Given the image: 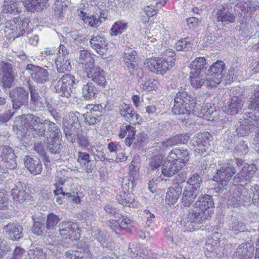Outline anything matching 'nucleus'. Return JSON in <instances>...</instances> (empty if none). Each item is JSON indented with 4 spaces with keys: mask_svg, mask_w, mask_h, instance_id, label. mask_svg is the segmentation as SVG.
Here are the masks:
<instances>
[{
    "mask_svg": "<svg viewBox=\"0 0 259 259\" xmlns=\"http://www.w3.org/2000/svg\"><path fill=\"white\" fill-rule=\"evenodd\" d=\"M196 105L194 94L188 92L186 89L181 88L175 96L172 112L175 114L189 115L194 111Z\"/></svg>",
    "mask_w": 259,
    "mask_h": 259,
    "instance_id": "obj_1",
    "label": "nucleus"
},
{
    "mask_svg": "<svg viewBox=\"0 0 259 259\" xmlns=\"http://www.w3.org/2000/svg\"><path fill=\"white\" fill-rule=\"evenodd\" d=\"M28 25V20L24 17H18L13 20H8L5 23V35L8 39H14L26 33Z\"/></svg>",
    "mask_w": 259,
    "mask_h": 259,
    "instance_id": "obj_2",
    "label": "nucleus"
},
{
    "mask_svg": "<svg viewBox=\"0 0 259 259\" xmlns=\"http://www.w3.org/2000/svg\"><path fill=\"white\" fill-rule=\"evenodd\" d=\"M236 172V169L232 164L229 162L223 164L220 169L213 176V180L218 182V186L214 189L217 192L222 193L233 176Z\"/></svg>",
    "mask_w": 259,
    "mask_h": 259,
    "instance_id": "obj_3",
    "label": "nucleus"
},
{
    "mask_svg": "<svg viewBox=\"0 0 259 259\" xmlns=\"http://www.w3.org/2000/svg\"><path fill=\"white\" fill-rule=\"evenodd\" d=\"M59 234L62 237L61 245L66 246L67 240H77L80 237L79 225L76 222L72 221H63L59 224Z\"/></svg>",
    "mask_w": 259,
    "mask_h": 259,
    "instance_id": "obj_4",
    "label": "nucleus"
},
{
    "mask_svg": "<svg viewBox=\"0 0 259 259\" xmlns=\"http://www.w3.org/2000/svg\"><path fill=\"white\" fill-rule=\"evenodd\" d=\"M206 87H216L222 81L226 73V65L223 61L218 60L213 63L207 70Z\"/></svg>",
    "mask_w": 259,
    "mask_h": 259,
    "instance_id": "obj_5",
    "label": "nucleus"
},
{
    "mask_svg": "<svg viewBox=\"0 0 259 259\" xmlns=\"http://www.w3.org/2000/svg\"><path fill=\"white\" fill-rule=\"evenodd\" d=\"M79 78L71 74L63 75L55 86L56 92L60 96L69 98L71 96L72 89L75 88L79 82Z\"/></svg>",
    "mask_w": 259,
    "mask_h": 259,
    "instance_id": "obj_6",
    "label": "nucleus"
},
{
    "mask_svg": "<svg viewBox=\"0 0 259 259\" xmlns=\"http://www.w3.org/2000/svg\"><path fill=\"white\" fill-rule=\"evenodd\" d=\"M214 205L212 196L206 194L198 198L193 205L192 211L206 220L213 213Z\"/></svg>",
    "mask_w": 259,
    "mask_h": 259,
    "instance_id": "obj_7",
    "label": "nucleus"
},
{
    "mask_svg": "<svg viewBox=\"0 0 259 259\" xmlns=\"http://www.w3.org/2000/svg\"><path fill=\"white\" fill-rule=\"evenodd\" d=\"M9 96L12 104V108L19 110L22 106L28 104L29 92L25 88L16 87L9 92Z\"/></svg>",
    "mask_w": 259,
    "mask_h": 259,
    "instance_id": "obj_8",
    "label": "nucleus"
},
{
    "mask_svg": "<svg viewBox=\"0 0 259 259\" xmlns=\"http://www.w3.org/2000/svg\"><path fill=\"white\" fill-rule=\"evenodd\" d=\"M252 202V199L247 190L243 187L238 186L234 189L229 197V205L234 207L240 205L248 206Z\"/></svg>",
    "mask_w": 259,
    "mask_h": 259,
    "instance_id": "obj_9",
    "label": "nucleus"
},
{
    "mask_svg": "<svg viewBox=\"0 0 259 259\" xmlns=\"http://www.w3.org/2000/svg\"><path fill=\"white\" fill-rule=\"evenodd\" d=\"M148 67L151 72L164 75L175 65V62L166 59L165 57L150 59L147 61Z\"/></svg>",
    "mask_w": 259,
    "mask_h": 259,
    "instance_id": "obj_10",
    "label": "nucleus"
},
{
    "mask_svg": "<svg viewBox=\"0 0 259 259\" xmlns=\"http://www.w3.org/2000/svg\"><path fill=\"white\" fill-rule=\"evenodd\" d=\"M212 139V136L208 132L196 134L191 141L194 150L201 155H206Z\"/></svg>",
    "mask_w": 259,
    "mask_h": 259,
    "instance_id": "obj_11",
    "label": "nucleus"
},
{
    "mask_svg": "<svg viewBox=\"0 0 259 259\" xmlns=\"http://www.w3.org/2000/svg\"><path fill=\"white\" fill-rule=\"evenodd\" d=\"M48 67H44L28 64L25 68V71L31 76L33 81L37 84H44L50 80V73Z\"/></svg>",
    "mask_w": 259,
    "mask_h": 259,
    "instance_id": "obj_12",
    "label": "nucleus"
},
{
    "mask_svg": "<svg viewBox=\"0 0 259 259\" xmlns=\"http://www.w3.org/2000/svg\"><path fill=\"white\" fill-rule=\"evenodd\" d=\"M257 169L255 164L245 163L242 169L233 178V184L240 187L246 185L249 182Z\"/></svg>",
    "mask_w": 259,
    "mask_h": 259,
    "instance_id": "obj_13",
    "label": "nucleus"
},
{
    "mask_svg": "<svg viewBox=\"0 0 259 259\" xmlns=\"http://www.w3.org/2000/svg\"><path fill=\"white\" fill-rule=\"evenodd\" d=\"M244 119L241 120L239 125H237L236 132L239 137H246L251 133V129L254 123L258 120L259 117L252 112L245 113Z\"/></svg>",
    "mask_w": 259,
    "mask_h": 259,
    "instance_id": "obj_14",
    "label": "nucleus"
},
{
    "mask_svg": "<svg viewBox=\"0 0 259 259\" xmlns=\"http://www.w3.org/2000/svg\"><path fill=\"white\" fill-rule=\"evenodd\" d=\"M87 76L96 84L102 88H105L107 84L106 74L103 69L94 65L87 71Z\"/></svg>",
    "mask_w": 259,
    "mask_h": 259,
    "instance_id": "obj_15",
    "label": "nucleus"
},
{
    "mask_svg": "<svg viewBox=\"0 0 259 259\" xmlns=\"http://www.w3.org/2000/svg\"><path fill=\"white\" fill-rule=\"evenodd\" d=\"M68 259H91L92 254L88 245L84 243H80L76 250L70 249L65 253Z\"/></svg>",
    "mask_w": 259,
    "mask_h": 259,
    "instance_id": "obj_16",
    "label": "nucleus"
},
{
    "mask_svg": "<svg viewBox=\"0 0 259 259\" xmlns=\"http://www.w3.org/2000/svg\"><path fill=\"white\" fill-rule=\"evenodd\" d=\"M23 230L21 225L14 222L8 223L3 227V233L13 241H19L23 238Z\"/></svg>",
    "mask_w": 259,
    "mask_h": 259,
    "instance_id": "obj_17",
    "label": "nucleus"
},
{
    "mask_svg": "<svg viewBox=\"0 0 259 259\" xmlns=\"http://www.w3.org/2000/svg\"><path fill=\"white\" fill-rule=\"evenodd\" d=\"M244 101L245 97L243 95L235 94L228 105L224 107V110L227 114L235 115L241 111Z\"/></svg>",
    "mask_w": 259,
    "mask_h": 259,
    "instance_id": "obj_18",
    "label": "nucleus"
},
{
    "mask_svg": "<svg viewBox=\"0 0 259 259\" xmlns=\"http://www.w3.org/2000/svg\"><path fill=\"white\" fill-rule=\"evenodd\" d=\"M254 251V247L252 243H242L236 248L233 259H252Z\"/></svg>",
    "mask_w": 259,
    "mask_h": 259,
    "instance_id": "obj_19",
    "label": "nucleus"
},
{
    "mask_svg": "<svg viewBox=\"0 0 259 259\" xmlns=\"http://www.w3.org/2000/svg\"><path fill=\"white\" fill-rule=\"evenodd\" d=\"M119 115L127 122L131 123H139L141 118L129 105L123 104L119 106Z\"/></svg>",
    "mask_w": 259,
    "mask_h": 259,
    "instance_id": "obj_20",
    "label": "nucleus"
},
{
    "mask_svg": "<svg viewBox=\"0 0 259 259\" xmlns=\"http://www.w3.org/2000/svg\"><path fill=\"white\" fill-rule=\"evenodd\" d=\"M27 187L24 183L18 181L15 185V187L12 189V196L13 199L16 202L22 203L26 200L29 199V196L26 192Z\"/></svg>",
    "mask_w": 259,
    "mask_h": 259,
    "instance_id": "obj_21",
    "label": "nucleus"
},
{
    "mask_svg": "<svg viewBox=\"0 0 259 259\" xmlns=\"http://www.w3.org/2000/svg\"><path fill=\"white\" fill-rule=\"evenodd\" d=\"M189 151L187 149H174L171 151L168 156L170 159H172L177 162L181 167H183L186 163L189 160L190 157Z\"/></svg>",
    "mask_w": 259,
    "mask_h": 259,
    "instance_id": "obj_22",
    "label": "nucleus"
},
{
    "mask_svg": "<svg viewBox=\"0 0 259 259\" xmlns=\"http://www.w3.org/2000/svg\"><path fill=\"white\" fill-rule=\"evenodd\" d=\"M197 215L192 211L189 212L185 222V226L188 231L193 232L201 228L200 224L202 223L205 219Z\"/></svg>",
    "mask_w": 259,
    "mask_h": 259,
    "instance_id": "obj_23",
    "label": "nucleus"
},
{
    "mask_svg": "<svg viewBox=\"0 0 259 259\" xmlns=\"http://www.w3.org/2000/svg\"><path fill=\"white\" fill-rule=\"evenodd\" d=\"M90 42L91 47L100 55H103L106 53L108 42L103 36L94 35L90 39Z\"/></svg>",
    "mask_w": 259,
    "mask_h": 259,
    "instance_id": "obj_24",
    "label": "nucleus"
},
{
    "mask_svg": "<svg viewBox=\"0 0 259 259\" xmlns=\"http://www.w3.org/2000/svg\"><path fill=\"white\" fill-rule=\"evenodd\" d=\"M25 166L33 175L40 174L42 170V164L39 158L26 156L24 158Z\"/></svg>",
    "mask_w": 259,
    "mask_h": 259,
    "instance_id": "obj_25",
    "label": "nucleus"
},
{
    "mask_svg": "<svg viewBox=\"0 0 259 259\" xmlns=\"http://www.w3.org/2000/svg\"><path fill=\"white\" fill-rule=\"evenodd\" d=\"M181 164H177V162L169 158L167 156L166 160L163 163L161 171L162 174L166 177H171L181 169Z\"/></svg>",
    "mask_w": 259,
    "mask_h": 259,
    "instance_id": "obj_26",
    "label": "nucleus"
},
{
    "mask_svg": "<svg viewBox=\"0 0 259 259\" xmlns=\"http://www.w3.org/2000/svg\"><path fill=\"white\" fill-rule=\"evenodd\" d=\"M125 67L130 73L133 72L137 68V53L133 50H129L125 52L123 56Z\"/></svg>",
    "mask_w": 259,
    "mask_h": 259,
    "instance_id": "obj_27",
    "label": "nucleus"
},
{
    "mask_svg": "<svg viewBox=\"0 0 259 259\" xmlns=\"http://www.w3.org/2000/svg\"><path fill=\"white\" fill-rule=\"evenodd\" d=\"M77 161L88 174L92 172L96 167L94 161L90 159L89 154L85 152H78Z\"/></svg>",
    "mask_w": 259,
    "mask_h": 259,
    "instance_id": "obj_28",
    "label": "nucleus"
},
{
    "mask_svg": "<svg viewBox=\"0 0 259 259\" xmlns=\"http://www.w3.org/2000/svg\"><path fill=\"white\" fill-rule=\"evenodd\" d=\"M21 2L17 0H5L2 6L4 13L18 14L21 12Z\"/></svg>",
    "mask_w": 259,
    "mask_h": 259,
    "instance_id": "obj_29",
    "label": "nucleus"
},
{
    "mask_svg": "<svg viewBox=\"0 0 259 259\" xmlns=\"http://www.w3.org/2000/svg\"><path fill=\"white\" fill-rule=\"evenodd\" d=\"M28 89L30 94V105L34 109H41L44 107L41 98L38 92L37 88L32 84H28Z\"/></svg>",
    "mask_w": 259,
    "mask_h": 259,
    "instance_id": "obj_30",
    "label": "nucleus"
},
{
    "mask_svg": "<svg viewBox=\"0 0 259 259\" xmlns=\"http://www.w3.org/2000/svg\"><path fill=\"white\" fill-rule=\"evenodd\" d=\"M77 62L82 65V67L85 71L94 65L95 60L87 50H82L79 52Z\"/></svg>",
    "mask_w": 259,
    "mask_h": 259,
    "instance_id": "obj_31",
    "label": "nucleus"
},
{
    "mask_svg": "<svg viewBox=\"0 0 259 259\" xmlns=\"http://www.w3.org/2000/svg\"><path fill=\"white\" fill-rule=\"evenodd\" d=\"M200 193L196 191L185 187L181 199L182 204L185 207L190 206Z\"/></svg>",
    "mask_w": 259,
    "mask_h": 259,
    "instance_id": "obj_32",
    "label": "nucleus"
},
{
    "mask_svg": "<svg viewBox=\"0 0 259 259\" xmlns=\"http://www.w3.org/2000/svg\"><path fill=\"white\" fill-rule=\"evenodd\" d=\"M190 138L188 134H178L170 137L166 141L163 142L162 145L164 147H171L178 144H185L188 142Z\"/></svg>",
    "mask_w": 259,
    "mask_h": 259,
    "instance_id": "obj_33",
    "label": "nucleus"
},
{
    "mask_svg": "<svg viewBox=\"0 0 259 259\" xmlns=\"http://www.w3.org/2000/svg\"><path fill=\"white\" fill-rule=\"evenodd\" d=\"M198 72L190 71V79L191 85L193 88H199L202 85L206 86V76L207 73H203Z\"/></svg>",
    "mask_w": 259,
    "mask_h": 259,
    "instance_id": "obj_34",
    "label": "nucleus"
},
{
    "mask_svg": "<svg viewBox=\"0 0 259 259\" xmlns=\"http://www.w3.org/2000/svg\"><path fill=\"white\" fill-rule=\"evenodd\" d=\"M49 0H23L26 9L31 12L39 11L45 8Z\"/></svg>",
    "mask_w": 259,
    "mask_h": 259,
    "instance_id": "obj_35",
    "label": "nucleus"
},
{
    "mask_svg": "<svg viewBox=\"0 0 259 259\" xmlns=\"http://www.w3.org/2000/svg\"><path fill=\"white\" fill-rule=\"evenodd\" d=\"M63 131L65 137L72 143H74L76 140V136L82 131L81 126L78 127L75 125H71L63 124Z\"/></svg>",
    "mask_w": 259,
    "mask_h": 259,
    "instance_id": "obj_36",
    "label": "nucleus"
},
{
    "mask_svg": "<svg viewBox=\"0 0 259 259\" xmlns=\"http://www.w3.org/2000/svg\"><path fill=\"white\" fill-rule=\"evenodd\" d=\"M62 137L60 138H47V149L51 153L53 154H59L62 146L61 144Z\"/></svg>",
    "mask_w": 259,
    "mask_h": 259,
    "instance_id": "obj_37",
    "label": "nucleus"
},
{
    "mask_svg": "<svg viewBox=\"0 0 259 259\" xmlns=\"http://www.w3.org/2000/svg\"><path fill=\"white\" fill-rule=\"evenodd\" d=\"M182 188L176 185L174 188H168L165 196V201L168 205L174 204L182 194Z\"/></svg>",
    "mask_w": 259,
    "mask_h": 259,
    "instance_id": "obj_38",
    "label": "nucleus"
},
{
    "mask_svg": "<svg viewBox=\"0 0 259 259\" xmlns=\"http://www.w3.org/2000/svg\"><path fill=\"white\" fill-rule=\"evenodd\" d=\"M49 122V119H40L37 122L35 126L32 128L31 133L33 138H37L39 137H45L47 125Z\"/></svg>",
    "mask_w": 259,
    "mask_h": 259,
    "instance_id": "obj_39",
    "label": "nucleus"
},
{
    "mask_svg": "<svg viewBox=\"0 0 259 259\" xmlns=\"http://www.w3.org/2000/svg\"><path fill=\"white\" fill-rule=\"evenodd\" d=\"M208 65L204 57H197L190 64L191 71L206 73Z\"/></svg>",
    "mask_w": 259,
    "mask_h": 259,
    "instance_id": "obj_40",
    "label": "nucleus"
},
{
    "mask_svg": "<svg viewBox=\"0 0 259 259\" xmlns=\"http://www.w3.org/2000/svg\"><path fill=\"white\" fill-rule=\"evenodd\" d=\"M216 17L217 21L222 22L227 24L233 23L235 20V16L233 14L231 13L224 8L217 11Z\"/></svg>",
    "mask_w": 259,
    "mask_h": 259,
    "instance_id": "obj_41",
    "label": "nucleus"
},
{
    "mask_svg": "<svg viewBox=\"0 0 259 259\" xmlns=\"http://www.w3.org/2000/svg\"><path fill=\"white\" fill-rule=\"evenodd\" d=\"M202 183L201 176L197 173L194 174L189 178L185 187L201 193L200 187Z\"/></svg>",
    "mask_w": 259,
    "mask_h": 259,
    "instance_id": "obj_42",
    "label": "nucleus"
},
{
    "mask_svg": "<svg viewBox=\"0 0 259 259\" xmlns=\"http://www.w3.org/2000/svg\"><path fill=\"white\" fill-rule=\"evenodd\" d=\"M87 108L90 111L86 112V113L93 116L99 122L101 121L102 115L105 113V109L101 104L88 105Z\"/></svg>",
    "mask_w": 259,
    "mask_h": 259,
    "instance_id": "obj_43",
    "label": "nucleus"
},
{
    "mask_svg": "<svg viewBox=\"0 0 259 259\" xmlns=\"http://www.w3.org/2000/svg\"><path fill=\"white\" fill-rule=\"evenodd\" d=\"M57 71L59 73H64L71 69L70 58L67 57H58L55 60Z\"/></svg>",
    "mask_w": 259,
    "mask_h": 259,
    "instance_id": "obj_44",
    "label": "nucleus"
},
{
    "mask_svg": "<svg viewBox=\"0 0 259 259\" xmlns=\"http://www.w3.org/2000/svg\"><path fill=\"white\" fill-rule=\"evenodd\" d=\"M97 89L91 82H88L82 88V95L85 100H93L95 99Z\"/></svg>",
    "mask_w": 259,
    "mask_h": 259,
    "instance_id": "obj_45",
    "label": "nucleus"
},
{
    "mask_svg": "<svg viewBox=\"0 0 259 259\" xmlns=\"http://www.w3.org/2000/svg\"><path fill=\"white\" fill-rule=\"evenodd\" d=\"M248 108L259 112V84L254 88L253 92L249 98Z\"/></svg>",
    "mask_w": 259,
    "mask_h": 259,
    "instance_id": "obj_46",
    "label": "nucleus"
},
{
    "mask_svg": "<svg viewBox=\"0 0 259 259\" xmlns=\"http://www.w3.org/2000/svg\"><path fill=\"white\" fill-rule=\"evenodd\" d=\"M116 200L123 206H130L134 200V195L123 191L116 196Z\"/></svg>",
    "mask_w": 259,
    "mask_h": 259,
    "instance_id": "obj_47",
    "label": "nucleus"
},
{
    "mask_svg": "<svg viewBox=\"0 0 259 259\" xmlns=\"http://www.w3.org/2000/svg\"><path fill=\"white\" fill-rule=\"evenodd\" d=\"M40 119V117L39 116L30 113L22 115V121L23 122L24 125L30 128V131Z\"/></svg>",
    "mask_w": 259,
    "mask_h": 259,
    "instance_id": "obj_48",
    "label": "nucleus"
},
{
    "mask_svg": "<svg viewBox=\"0 0 259 259\" xmlns=\"http://www.w3.org/2000/svg\"><path fill=\"white\" fill-rule=\"evenodd\" d=\"M220 241L211 238L206 241L204 249L205 252L208 253L215 252L218 254L219 251H221V248H222V247L220 248Z\"/></svg>",
    "mask_w": 259,
    "mask_h": 259,
    "instance_id": "obj_49",
    "label": "nucleus"
},
{
    "mask_svg": "<svg viewBox=\"0 0 259 259\" xmlns=\"http://www.w3.org/2000/svg\"><path fill=\"white\" fill-rule=\"evenodd\" d=\"M48 133H49V137L47 138H60L62 137V133L59 126L57 123L51 121L49 119V122L47 125Z\"/></svg>",
    "mask_w": 259,
    "mask_h": 259,
    "instance_id": "obj_50",
    "label": "nucleus"
},
{
    "mask_svg": "<svg viewBox=\"0 0 259 259\" xmlns=\"http://www.w3.org/2000/svg\"><path fill=\"white\" fill-rule=\"evenodd\" d=\"M27 255L29 259H47V254L39 247L30 248L27 251Z\"/></svg>",
    "mask_w": 259,
    "mask_h": 259,
    "instance_id": "obj_51",
    "label": "nucleus"
},
{
    "mask_svg": "<svg viewBox=\"0 0 259 259\" xmlns=\"http://www.w3.org/2000/svg\"><path fill=\"white\" fill-rule=\"evenodd\" d=\"M148 142L147 134L139 133L134 136V148L140 149Z\"/></svg>",
    "mask_w": 259,
    "mask_h": 259,
    "instance_id": "obj_52",
    "label": "nucleus"
},
{
    "mask_svg": "<svg viewBox=\"0 0 259 259\" xmlns=\"http://www.w3.org/2000/svg\"><path fill=\"white\" fill-rule=\"evenodd\" d=\"M61 221L59 216L53 213H49L47 217L46 228L48 230H54Z\"/></svg>",
    "mask_w": 259,
    "mask_h": 259,
    "instance_id": "obj_53",
    "label": "nucleus"
},
{
    "mask_svg": "<svg viewBox=\"0 0 259 259\" xmlns=\"http://www.w3.org/2000/svg\"><path fill=\"white\" fill-rule=\"evenodd\" d=\"M81 14H82L81 16L82 19L89 26L96 28L101 24V21L99 19H97V16L94 15L88 16L86 13H83L82 11H81Z\"/></svg>",
    "mask_w": 259,
    "mask_h": 259,
    "instance_id": "obj_54",
    "label": "nucleus"
},
{
    "mask_svg": "<svg viewBox=\"0 0 259 259\" xmlns=\"http://www.w3.org/2000/svg\"><path fill=\"white\" fill-rule=\"evenodd\" d=\"M67 7L66 0H55L54 13L59 17H63L64 12Z\"/></svg>",
    "mask_w": 259,
    "mask_h": 259,
    "instance_id": "obj_55",
    "label": "nucleus"
},
{
    "mask_svg": "<svg viewBox=\"0 0 259 259\" xmlns=\"http://www.w3.org/2000/svg\"><path fill=\"white\" fill-rule=\"evenodd\" d=\"M92 235L94 239H96L103 247L106 245V242L108 239L106 231L98 229L93 232Z\"/></svg>",
    "mask_w": 259,
    "mask_h": 259,
    "instance_id": "obj_56",
    "label": "nucleus"
},
{
    "mask_svg": "<svg viewBox=\"0 0 259 259\" xmlns=\"http://www.w3.org/2000/svg\"><path fill=\"white\" fill-rule=\"evenodd\" d=\"M79 115L80 113L78 112H70L69 113L68 117L66 119V121L64 119L63 121V124L65 123V124L75 125L77 126L78 127L81 126L79 121L78 116Z\"/></svg>",
    "mask_w": 259,
    "mask_h": 259,
    "instance_id": "obj_57",
    "label": "nucleus"
},
{
    "mask_svg": "<svg viewBox=\"0 0 259 259\" xmlns=\"http://www.w3.org/2000/svg\"><path fill=\"white\" fill-rule=\"evenodd\" d=\"M127 252L133 259H153L152 257L148 256L144 253L140 252L139 253L134 244L130 245Z\"/></svg>",
    "mask_w": 259,
    "mask_h": 259,
    "instance_id": "obj_58",
    "label": "nucleus"
},
{
    "mask_svg": "<svg viewBox=\"0 0 259 259\" xmlns=\"http://www.w3.org/2000/svg\"><path fill=\"white\" fill-rule=\"evenodd\" d=\"M47 230L46 225L44 223L39 221H35L34 222L32 231L34 234L38 236H43L46 234Z\"/></svg>",
    "mask_w": 259,
    "mask_h": 259,
    "instance_id": "obj_59",
    "label": "nucleus"
},
{
    "mask_svg": "<svg viewBox=\"0 0 259 259\" xmlns=\"http://www.w3.org/2000/svg\"><path fill=\"white\" fill-rule=\"evenodd\" d=\"M117 220V224L119 228L127 231H131V228L133 226V221L126 217L119 215Z\"/></svg>",
    "mask_w": 259,
    "mask_h": 259,
    "instance_id": "obj_60",
    "label": "nucleus"
},
{
    "mask_svg": "<svg viewBox=\"0 0 259 259\" xmlns=\"http://www.w3.org/2000/svg\"><path fill=\"white\" fill-rule=\"evenodd\" d=\"M248 147L244 141L240 142L233 151L235 155L242 156L245 155L248 152Z\"/></svg>",
    "mask_w": 259,
    "mask_h": 259,
    "instance_id": "obj_61",
    "label": "nucleus"
},
{
    "mask_svg": "<svg viewBox=\"0 0 259 259\" xmlns=\"http://www.w3.org/2000/svg\"><path fill=\"white\" fill-rule=\"evenodd\" d=\"M175 47L178 51H187L191 48V44L188 38L186 37L178 40Z\"/></svg>",
    "mask_w": 259,
    "mask_h": 259,
    "instance_id": "obj_62",
    "label": "nucleus"
},
{
    "mask_svg": "<svg viewBox=\"0 0 259 259\" xmlns=\"http://www.w3.org/2000/svg\"><path fill=\"white\" fill-rule=\"evenodd\" d=\"M14 65L10 62L3 61L0 62V72L3 75L13 74Z\"/></svg>",
    "mask_w": 259,
    "mask_h": 259,
    "instance_id": "obj_63",
    "label": "nucleus"
},
{
    "mask_svg": "<svg viewBox=\"0 0 259 259\" xmlns=\"http://www.w3.org/2000/svg\"><path fill=\"white\" fill-rule=\"evenodd\" d=\"M0 152V158H2V160L7 159L11 157H17L15 154L14 153V150L12 148L8 146H3L1 149Z\"/></svg>",
    "mask_w": 259,
    "mask_h": 259,
    "instance_id": "obj_64",
    "label": "nucleus"
}]
</instances>
